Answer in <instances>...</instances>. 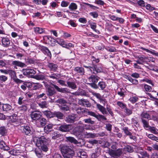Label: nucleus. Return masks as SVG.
I'll use <instances>...</instances> for the list:
<instances>
[{"label":"nucleus","mask_w":158,"mask_h":158,"mask_svg":"<svg viewBox=\"0 0 158 158\" xmlns=\"http://www.w3.org/2000/svg\"><path fill=\"white\" fill-rule=\"evenodd\" d=\"M64 158H72L74 155V152L62 154Z\"/></svg>","instance_id":"a19ab883"},{"label":"nucleus","mask_w":158,"mask_h":158,"mask_svg":"<svg viewBox=\"0 0 158 158\" xmlns=\"http://www.w3.org/2000/svg\"><path fill=\"white\" fill-rule=\"evenodd\" d=\"M138 98L136 97H132L130 98L129 100L132 103H135L137 101Z\"/></svg>","instance_id":"69168bd1"},{"label":"nucleus","mask_w":158,"mask_h":158,"mask_svg":"<svg viewBox=\"0 0 158 158\" xmlns=\"http://www.w3.org/2000/svg\"><path fill=\"white\" fill-rule=\"evenodd\" d=\"M52 139H56L61 137V135L56 132H54L52 134Z\"/></svg>","instance_id":"72a5a7b5"},{"label":"nucleus","mask_w":158,"mask_h":158,"mask_svg":"<svg viewBox=\"0 0 158 158\" xmlns=\"http://www.w3.org/2000/svg\"><path fill=\"white\" fill-rule=\"evenodd\" d=\"M44 98L43 99L45 100L46 99L47 97L45 96V94L44 93H42V94L38 95L37 96V98L39 99L41 98Z\"/></svg>","instance_id":"052dcab7"},{"label":"nucleus","mask_w":158,"mask_h":158,"mask_svg":"<svg viewBox=\"0 0 158 158\" xmlns=\"http://www.w3.org/2000/svg\"><path fill=\"white\" fill-rule=\"evenodd\" d=\"M23 74L24 75L32 77L36 73V72L33 69H23L22 70Z\"/></svg>","instance_id":"0eeeda50"},{"label":"nucleus","mask_w":158,"mask_h":158,"mask_svg":"<svg viewBox=\"0 0 158 158\" xmlns=\"http://www.w3.org/2000/svg\"><path fill=\"white\" fill-rule=\"evenodd\" d=\"M122 149L118 148L116 150L112 149L109 150L108 151V153L112 157L114 158H118L123 153Z\"/></svg>","instance_id":"7ed1b4c3"},{"label":"nucleus","mask_w":158,"mask_h":158,"mask_svg":"<svg viewBox=\"0 0 158 158\" xmlns=\"http://www.w3.org/2000/svg\"><path fill=\"white\" fill-rule=\"evenodd\" d=\"M57 42L58 44L62 46L63 47L65 48L66 47H67V43L63 40H60L59 41H57Z\"/></svg>","instance_id":"3c124183"},{"label":"nucleus","mask_w":158,"mask_h":158,"mask_svg":"<svg viewBox=\"0 0 158 158\" xmlns=\"http://www.w3.org/2000/svg\"><path fill=\"white\" fill-rule=\"evenodd\" d=\"M96 107L102 114H107L108 112L111 116L113 117L114 116V114L113 113L110 107H107L106 109L104 106L98 103L96 104Z\"/></svg>","instance_id":"f257e3e1"},{"label":"nucleus","mask_w":158,"mask_h":158,"mask_svg":"<svg viewBox=\"0 0 158 158\" xmlns=\"http://www.w3.org/2000/svg\"><path fill=\"white\" fill-rule=\"evenodd\" d=\"M38 104L39 106L41 108H46L48 107V103L45 101L38 103Z\"/></svg>","instance_id":"e433bc0d"},{"label":"nucleus","mask_w":158,"mask_h":158,"mask_svg":"<svg viewBox=\"0 0 158 158\" xmlns=\"http://www.w3.org/2000/svg\"><path fill=\"white\" fill-rule=\"evenodd\" d=\"M21 130L23 133L27 135H30L31 134L32 131L29 126L22 127Z\"/></svg>","instance_id":"f3484780"},{"label":"nucleus","mask_w":158,"mask_h":158,"mask_svg":"<svg viewBox=\"0 0 158 158\" xmlns=\"http://www.w3.org/2000/svg\"><path fill=\"white\" fill-rule=\"evenodd\" d=\"M60 149L62 154H66V153L74 152L72 147L71 146H67L65 144L60 145Z\"/></svg>","instance_id":"20e7f679"},{"label":"nucleus","mask_w":158,"mask_h":158,"mask_svg":"<svg viewBox=\"0 0 158 158\" xmlns=\"http://www.w3.org/2000/svg\"><path fill=\"white\" fill-rule=\"evenodd\" d=\"M72 129V126L70 124H64L61 125L58 128V130L62 132H68Z\"/></svg>","instance_id":"39448f33"},{"label":"nucleus","mask_w":158,"mask_h":158,"mask_svg":"<svg viewBox=\"0 0 158 158\" xmlns=\"http://www.w3.org/2000/svg\"><path fill=\"white\" fill-rule=\"evenodd\" d=\"M2 46L5 47H9L10 44V41L8 38L3 37L2 39Z\"/></svg>","instance_id":"6ab92c4d"},{"label":"nucleus","mask_w":158,"mask_h":158,"mask_svg":"<svg viewBox=\"0 0 158 158\" xmlns=\"http://www.w3.org/2000/svg\"><path fill=\"white\" fill-rule=\"evenodd\" d=\"M83 121L86 123H90L92 125L94 123V122L91 120L90 118L85 119L83 120Z\"/></svg>","instance_id":"6e6d98bb"},{"label":"nucleus","mask_w":158,"mask_h":158,"mask_svg":"<svg viewBox=\"0 0 158 158\" xmlns=\"http://www.w3.org/2000/svg\"><path fill=\"white\" fill-rule=\"evenodd\" d=\"M84 67L90 69L91 71L93 70V73L94 74L102 72L103 71L102 66L99 64L96 65L94 64L92 66H85Z\"/></svg>","instance_id":"f03ea898"},{"label":"nucleus","mask_w":158,"mask_h":158,"mask_svg":"<svg viewBox=\"0 0 158 158\" xmlns=\"http://www.w3.org/2000/svg\"><path fill=\"white\" fill-rule=\"evenodd\" d=\"M34 85L33 86V89H36L40 88L42 87V85L38 83L32 82Z\"/></svg>","instance_id":"a18cd8bd"},{"label":"nucleus","mask_w":158,"mask_h":158,"mask_svg":"<svg viewBox=\"0 0 158 158\" xmlns=\"http://www.w3.org/2000/svg\"><path fill=\"white\" fill-rule=\"evenodd\" d=\"M74 71L80 75L83 76L84 75L85 70L82 67H76L74 69Z\"/></svg>","instance_id":"a211bd4d"},{"label":"nucleus","mask_w":158,"mask_h":158,"mask_svg":"<svg viewBox=\"0 0 158 158\" xmlns=\"http://www.w3.org/2000/svg\"><path fill=\"white\" fill-rule=\"evenodd\" d=\"M140 117L141 120L144 119V118L149 120L150 117V114L147 112H143L140 114Z\"/></svg>","instance_id":"a878e982"},{"label":"nucleus","mask_w":158,"mask_h":158,"mask_svg":"<svg viewBox=\"0 0 158 158\" xmlns=\"http://www.w3.org/2000/svg\"><path fill=\"white\" fill-rule=\"evenodd\" d=\"M0 148L4 150L8 151L9 150V147L7 146L4 142L1 141L0 142Z\"/></svg>","instance_id":"bb28decb"},{"label":"nucleus","mask_w":158,"mask_h":158,"mask_svg":"<svg viewBox=\"0 0 158 158\" xmlns=\"http://www.w3.org/2000/svg\"><path fill=\"white\" fill-rule=\"evenodd\" d=\"M144 87L145 91L147 92H150L152 90L151 87L148 85L145 84Z\"/></svg>","instance_id":"13d9d810"},{"label":"nucleus","mask_w":158,"mask_h":158,"mask_svg":"<svg viewBox=\"0 0 158 158\" xmlns=\"http://www.w3.org/2000/svg\"><path fill=\"white\" fill-rule=\"evenodd\" d=\"M125 110L124 112L128 116L130 115L132 113V110H131L127 108V107L125 109Z\"/></svg>","instance_id":"bf43d9fd"},{"label":"nucleus","mask_w":158,"mask_h":158,"mask_svg":"<svg viewBox=\"0 0 158 158\" xmlns=\"http://www.w3.org/2000/svg\"><path fill=\"white\" fill-rule=\"evenodd\" d=\"M150 131L152 133L155 134H158V130L154 127H149Z\"/></svg>","instance_id":"c03bdc74"},{"label":"nucleus","mask_w":158,"mask_h":158,"mask_svg":"<svg viewBox=\"0 0 158 158\" xmlns=\"http://www.w3.org/2000/svg\"><path fill=\"white\" fill-rule=\"evenodd\" d=\"M92 94L94 96L98 98L100 100V102H103L104 101L103 100L102 98L101 95L99 93H92Z\"/></svg>","instance_id":"37998d69"},{"label":"nucleus","mask_w":158,"mask_h":158,"mask_svg":"<svg viewBox=\"0 0 158 158\" xmlns=\"http://www.w3.org/2000/svg\"><path fill=\"white\" fill-rule=\"evenodd\" d=\"M34 29L35 32L36 34H42L44 31V30L43 29L39 27H34Z\"/></svg>","instance_id":"c9c22d12"},{"label":"nucleus","mask_w":158,"mask_h":158,"mask_svg":"<svg viewBox=\"0 0 158 158\" xmlns=\"http://www.w3.org/2000/svg\"><path fill=\"white\" fill-rule=\"evenodd\" d=\"M42 50L43 52L48 56H49L50 59L52 57V55L50 51L49 50L48 48L46 47H43L42 48Z\"/></svg>","instance_id":"b1692460"},{"label":"nucleus","mask_w":158,"mask_h":158,"mask_svg":"<svg viewBox=\"0 0 158 158\" xmlns=\"http://www.w3.org/2000/svg\"><path fill=\"white\" fill-rule=\"evenodd\" d=\"M123 131L125 133L126 135H131V134H132L130 131L128 130V128L127 127H125L123 129Z\"/></svg>","instance_id":"680f3d73"},{"label":"nucleus","mask_w":158,"mask_h":158,"mask_svg":"<svg viewBox=\"0 0 158 158\" xmlns=\"http://www.w3.org/2000/svg\"><path fill=\"white\" fill-rule=\"evenodd\" d=\"M7 77L5 75L0 76V81L2 82H5L7 80Z\"/></svg>","instance_id":"338daca9"},{"label":"nucleus","mask_w":158,"mask_h":158,"mask_svg":"<svg viewBox=\"0 0 158 158\" xmlns=\"http://www.w3.org/2000/svg\"><path fill=\"white\" fill-rule=\"evenodd\" d=\"M124 150L129 153H131L134 151L132 147L128 145L125 146L124 148Z\"/></svg>","instance_id":"ea45409f"},{"label":"nucleus","mask_w":158,"mask_h":158,"mask_svg":"<svg viewBox=\"0 0 158 158\" xmlns=\"http://www.w3.org/2000/svg\"><path fill=\"white\" fill-rule=\"evenodd\" d=\"M43 114L48 118H51L53 117L54 112H52L50 111L46 110L44 111Z\"/></svg>","instance_id":"cd10ccee"},{"label":"nucleus","mask_w":158,"mask_h":158,"mask_svg":"<svg viewBox=\"0 0 158 158\" xmlns=\"http://www.w3.org/2000/svg\"><path fill=\"white\" fill-rule=\"evenodd\" d=\"M58 74L57 73H52L49 74L48 77L53 79L57 80V77H58Z\"/></svg>","instance_id":"603ef678"},{"label":"nucleus","mask_w":158,"mask_h":158,"mask_svg":"<svg viewBox=\"0 0 158 158\" xmlns=\"http://www.w3.org/2000/svg\"><path fill=\"white\" fill-rule=\"evenodd\" d=\"M35 153L36 156L39 158H40L43 157V154L42 151L39 148H35Z\"/></svg>","instance_id":"7c9ffc66"},{"label":"nucleus","mask_w":158,"mask_h":158,"mask_svg":"<svg viewBox=\"0 0 158 158\" xmlns=\"http://www.w3.org/2000/svg\"><path fill=\"white\" fill-rule=\"evenodd\" d=\"M9 73H10L11 75V76L13 79H14V77H17L16 75V73L14 70H9Z\"/></svg>","instance_id":"4d7b16f0"},{"label":"nucleus","mask_w":158,"mask_h":158,"mask_svg":"<svg viewBox=\"0 0 158 158\" xmlns=\"http://www.w3.org/2000/svg\"><path fill=\"white\" fill-rule=\"evenodd\" d=\"M2 107L3 110L6 112H9L12 110V106L9 104H3Z\"/></svg>","instance_id":"aec40b11"},{"label":"nucleus","mask_w":158,"mask_h":158,"mask_svg":"<svg viewBox=\"0 0 158 158\" xmlns=\"http://www.w3.org/2000/svg\"><path fill=\"white\" fill-rule=\"evenodd\" d=\"M12 64L13 65L17 66L21 68L25 67L26 66V65L24 63L17 60L13 61Z\"/></svg>","instance_id":"412c9836"},{"label":"nucleus","mask_w":158,"mask_h":158,"mask_svg":"<svg viewBox=\"0 0 158 158\" xmlns=\"http://www.w3.org/2000/svg\"><path fill=\"white\" fill-rule=\"evenodd\" d=\"M117 104L120 108L123 109H125L126 107V105L120 102H117Z\"/></svg>","instance_id":"5fc2aeb1"},{"label":"nucleus","mask_w":158,"mask_h":158,"mask_svg":"<svg viewBox=\"0 0 158 158\" xmlns=\"http://www.w3.org/2000/svg\"><path fill=\"white\" fill-rule=\"evenodd\" d=\"M60 109L64 111H67L69 110V106L66 104L60 105L59 106Z\"/></svg>","instance_id":"f704fd0d"},{"label":"nucleus","mask_w":158,"mask_h":158,"mask_svg":"<svg viewBox=\"0 0 158 158\" xmlns=\"http://www.w3.org/2000/svg\"><path fill=\"white\" fill-rule=\"evenodd\" d=\"M47 66L50 70L53 72L56 71L58 69V65L55 64L51 62H48Z\"/></svg>","instance_id":"dca6fc26"},{"label":"nucleus","mask_w":158,"mask_h":158,"mask_svg":"<svg viewBox=\"0 0 158 158\" xmlns=\"http://www.w3.org/2000/svg\"><path fill=\"white\" fill-rule=\"evenodd\" d=\"M141 81L143 82H146L149 84H151L152 86H154V84L153 83L152 81L151 80L149 79L148 78H146L143 79Z\"/></svg>","instance_id":"864d4df0"},{"label":"nucleus","mask_w":158,"mask_h":158,"mask_svg":"<svg viewBox=\"0 0 158 158\" xmlns=\"http://www.w3.org/2000/svg\"><path fill=\"white\" fill-rule=\"evenodd\" d=\"M65 139L68 141L71 142V143H73L76 144L78 143V141L73 137L70 136L66 137H65Z\"/></svg>","instance_id":"2f4dec72"},{"label":"nucleus","mask_w":158,"mask_h":158,"mask_svg":"<svg viewBox=\"0 0 158 158\" xmlns=\"http://www.w3.org/2000/svg\"><path fill=\"white\" fill-rule=\"evenodd\" d=\"M46 93L49 97L54 96L56 94V92L53 87H49L47 89Z\"/></svg>","instance_id":"ddd939ff"},{"label":"nucleus","mask_w":158,"mask_h":158,"mask_svg":"<svg viewBox=\"0 0 158 158\" xmlns=\"http://www.w3.org/2000/svg\"><path fill=\"white\" fill-rule=\"evenodd\" d=\"M88 79L92 83H97L99 79V77L94 75H91L88 78Z\"/></svg>","instance_id":"5701e85b"},{"label":"nucleus","mask_w":158,"mask_h":158,"mask_svg":"<svg viewBox=\"0 0 158 158\" xmlns=\"http://www.w3.org/2000/svg\"><path fill=\"white\" fill-rule=\"evenodd\" d=\"M33 77L37 80H43L45 78L44 76L42 74L35 75Z\"/></svg>","instance_id":"49530a36"},{"label":"nucleus","mask_w":158,"mask_h":158,"mask_svg":"<svg viewBox=\"0 0 158 158\" xmlns=\"http://www.w3.org/2000/svg\"><path fill=\"white\" fill-rule=\"evenodd\" d=\"M84 128L81 126H78L73 130V132L75 135L81 134L84 131Z\"/></svg>","instance_id":"f8f14e48"},{"label":"nucleus","mask_w":158,"mask_h":158,"mask_svg":"<svg viewBox=\"0 0 158 158\" xmlns=\"http://www.w3.org/2000/svg\"><path fill=\"white\" fill-rule=\"evenodd\" d=\"M77 155L78 156L81 158H86L87 157L86 152L82 150L78 151L77 152Z\"/></svg>","instance_id":"393cba45"},{"label":"nucleus","mask_w":158,"mask_h":158,"mask_svg":"<svg viewBox=\"0 0 158 158\" xmlns=\"http://www.w3.org/2000/svg\"><path fill=\"white\" fill-rule=\"evenodd\" d=\"M88 114L89 115H90L92 116H93L95 118H97L98 114H96L94 112H92V111H88L87 112Z\"/></svg>","instance_id":"e2e57ef3"},{"label":"nucleus","mask_w":158,"mask_h":158,"mask_svg":"<svg viewBox=\"0 0 158 158\" xmlns=\"http://www.w3.org/2000/svg\"><path fill=\"white\" fill-rule=\"evenodd\" d=\"M76 115L74 114L69 115L67 116L65 119V121L69 123L74 122L76 118Z\"/></svg>","instance_id":"4468645a"},{"label":"nucleus","mask_w":158,"mask_h":158,"mask_svg":"<svg viewBox=\"0 0 158 158\" xmlns=\"http://www.w3.org/2000/svg\"><path fill=\"white\" fill-rule=\"evenodd\" d=\"M7 132V130L4 126L0 127V134L2 136L6 135Z\"/></svg>","instance_id":"473e14b6"},{"label":"nucleus","mask_w":158,"mask_h":158,"mask_svg":"<svg viewBox=\"0 0 158 158\" xmlns=\"http://www.w3.org/2000/svg\"><path fill=\"white\" fill-rule=\"evenodd\" d=\"M69 8L71 11L75 10L77 9V5L74 3H71L69 5Z\"/></svg>","instance_id":"4c0bfd02"},{"label":"nucleus","mask_w":158,"mask_h":158,"mask_svg":"<svg viewBox=\"0 0 158 158\" xmlns=\"http://www.w3.org/2000/svg\"><path fill=\"white\" fill-rule=\"evenodd\" d=\"M36 122L37 125L39 127H42L47 123V120L44 118H40Z\"/></svg>","instance_id":"9b49d317"},{"label":"nucleus","mask_w":158,"mask_h":158,"mask_svg":"<svg viewBox=\"0 0 158 158\" xmlns=\"http://www.w3.org/2000/svg\"><path fill=\"white\" fill-rule=\"evenodd\" d=\"M48 139L44 136H41L37 140L36 145L38 147L42 144H48Z\"/></svg>","instance_id":"6e6552de"},{"label":"nucleus","mask_w":158,"mask_h":158,"mask_svg":"<svg viewBox=\"0 0 158 158\" xmlns=\"http://www.w3.org/2000/svg\"><path fill=\"white\" fill-rule=\"evenodd\" d=\"M64 114L60 112H54L53 117H56L58 119H62L64 117Z\"/></svg>","instance_id":"c756f323"},{"label":"nucleus","mask_w":158,"mask_h":158,"mask_svg":"<svg viewBox=\"0 0 158 158\" xmlns=\"http://www.w3.org/2000/svg\"><path fill=\"white\" fill-rule=\"evenodd\" d=\"M96 83H89V84L92 88L96 89L98 88V86L96 84Z\"/></svg>","instance_id":"774afa93"},{"label":"nucleus","mask_w":158,"mask_h":158,"mask_svg":"<svg viewBox=\"0 0 158 158\" xmlns=\"http://www.w3.org/2000/svg\"><path fill=\"white\" fill-rule=\"evenodd\" d=\"M48 144H45L44 145L42 144L40 146L41 150L45 152H47L48 149Z\"/></svg>","instance_id":"09e8293b"},{"label":"nucleus","mask_w":158,"mask_h":158,"mask_svg":"<svg viewBox=\"0 0 158 158\" xmlns=\"http://www.w3.org/2000/svg\"><path fill=\"white\" fill-rule=\"evenodd\" d=\"M85 135H87L88 137H90L92 138H94L96 137V134L94 133H87V132H86V133L85 134Z\"/></svg>","instance_id":"0e129e2a"},{"label":"nucleus","mask_w":158,"mask_h":158,"mask_svg":"<svg viewBox=\"0 0 158 158\" xmlns=\"http://www.w3.org/2000/svg\"><path fill=\"white\" fill-rule=\"evenodd\" d=\"M142 123L143 124V126L144 127L147 128H149L150 127L149 125L148 121L145 119L141 120Z\"/></svg>","instance_id":"de8ad7c7"},{"label":"nucleus","mask_w":158,"mask_h":158,"mask_svg":"<svg viewBox=\"0 0 158 158\" xmlns=\"http://www.w3.org/2000/svg\"><path fill=\"white\" fill-rule=\"evenodd\" d=\"M96 118L99 121L107 120V118L104 115L99 114H98Z\"/></svg>","instance_id":"58836bf2"},{"label":"nucleus","mask_w":158,"mask_h":158,"mask_svg":"<svg viewBox=\"0 0 158 158\" xmlns=\"http://www.w3.org/2000/svg\"><path fill=\"white\" fill-rule=\"evenodd\" d=\"M53 127V124L51 123L48 124L44 127V131L47 134L49 133L52 131Z\"/></svg>","instance_id":"4be33fe9"},{"label":"nucleus","mask_w":158,"mask_h":158,"mask_svg":"<svg viewBox=\"0 0 158 158\" xmlns=\"http://www.w3.org/2000/svg\"><path fill=\"white\" fill-rule=\"evenodd\" d=\"M56 102L60 104L61 105H64L67 103V102L66 100L62 98L57 100Z\"/></svg>","instance_id":"79ce46f5"},{"label":"nucleus","mask_w":158,"mask_h":158,"mask_svg":"<svg viewBox=\"0 0 158 158\" xmlns=\"http://www.w3.org/2000/svg\"><path fill=\"white\" fill-rule=\"evenodd\" d=\"M73 106L75 107L74 110L77 111L78 114L81 113L87 112L88 110V109L86 108L79 107L78 105L76 104H73Z\"/></svg>","instance_id":"2eb2a0df"},{"label":"nucleus","mask_w":158,"mask_h":158,"mask_svg":"<svg viewBox=\"0 0 158 158\" xmlns=\"http://www.w3.org/2000/svg\"><path fill=\"white\" fill-rule=\"evenodd\" d=\"M78 102L79 105L85 107H90L91 106V104L87 99L84 98L80 99L78 100Z\"/></svg>","instance_id":"1a4fd4ad"},{"label":"nucleus","mask_w":158,"mask_h":158,"mask_svg":"<svg viewBox=\"0 0 158 158\" xmlns=\"http://www.w3.org/2000/svg\"><path fill=\"white\" fill-rule=\"evenodd\" d=\"M67 83L68 86L72 89H74L77 88V85L74 82L67 81Z\"/></svg>","instance_id":"c85d7f7f"},{"label":"nucleus","mask_w":158,"mask_h":158,"mask_svg":"<svg viewBox=\"0 0 158 158\" xmlns=\"http://www.w3.org/2000/svg\"><path fill=\"white\" fill-rule=\"evenodd\" d=\"M98 86L102 90H103L106 87V83L103 81L99 82L98 83Z\"/></svg>","instance_id":"8fccbe9b"},{"label":"nucleus","mask_w":158,"mask_h":158,"mask_svg":"<svg viewBox=\"0 0 158 158\" xmlns=\"http://www.w3.org/2000/svg\"><path fill=\"white\" fill-rule=\"evenodd\" d=\"M41 113L39 111H34L31 112L30 114V117L33 120H38L40 118Z\"/></svg>","instance_id":"423d86ee"},{"label":"nucleus","mask_w":158,"mask_h":158,"mask_svg":"<svg viewBox=\"0 0 158 158\" xmlns=\"http://www.w3.org/2000/svg\"><path fill=\"white\" fill-rule=\"evenodd\" d=\"M52 85L58 92L61 93H64L66 94L70 93L69 89L66 88H60L58 86L55 84H52Z\"/></svg>","instance_id":"9d476101"}]
</instances>
